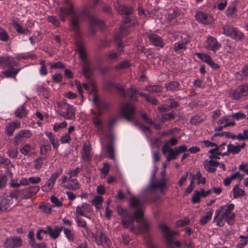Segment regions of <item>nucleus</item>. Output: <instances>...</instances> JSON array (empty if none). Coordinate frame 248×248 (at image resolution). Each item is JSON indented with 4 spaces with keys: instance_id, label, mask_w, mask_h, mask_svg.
I'll return each mask as SVG.
<instances>
[{
    "instance_id": "obj_1",
    "label": "nucleus",
    "mask_w": 248,
    "mask_h": 248,
    "mask_svg": "<svg viewBox=\"0 0 248 248\" xmlns=\"http://www.w3.org/2000/svg\"><path fill=\"white\" fill-rule=\"evenodd\" d=\"M63 3L66 5L59 8V16L61 20L63 22L65 18L71 15L69 20V30L74 31L77 35H78L80 28V23L84 17H88L90 26L99 27L103 28L105 25L103 20L97 19L89 15L85 9L81 11L75 9L73 2L71 0H63Z\"/></svg>"
},
{
    "instance_id": "obj_2",
    "label": "nucleus",
    "mask_w": 248,
    "mask_h": 248,
    "mask_svg": "<svg viewBox=\"0 0 248 248\" xmlns=\"http://www.w3.org/2000/svg\"><path fill=\"white\" fill-rule=\"evenodd\" d=\"M129 202L130 209L134 210L132 215L127 213V210L121 206H117L118 213L123 218L122 224L125 228H128L132 224L134 219L137 222H140V219L144 215L145 209V201L138 197L131 196Z\"/></svg>"
},
{
    "instance_id": "obj_3",
    "label": "nucleus",
    "mask_w": 248,
    "mask_h": 248,
    "mask_svg": "<svg viewBox=\"0 0 248 248\" xmlns=\"http://www.w3.org/2000/svg\"><path fill=\"white\" fill-rule=\"evenodd\" d=\"M234 205L232 203L221 205L219 209L215 211L213 222H216L217 227H222L227 222L229 225H232L234 222L235 215L233 212Z\"/></svg>"
},
{
    "instance_id": "obj_4",
    "label": "nucleus",
    "mask_w": 248,
    "mask_h": 248,
    "mask_svg": "<svg viewBox=\"0 0 248 248\" xmlns=\"http://www.w3.org/2000/svg\"><path fill=\"white\" fill-rule=\"evenodd\" d=\"M77 46L79 57L83 62L82 65V73L86 78L89 79L92 77L93 73L91 71L90 63L87 58L85 47L80 42L77 43Z\"/></svg>"
},
{
    "instance_id": "obj_5",
    "label": "nucleus",
    "mask_w": 248,
    "mask_h": 248,
    "mask_svg": "<svg viewBox=\"0 0 248 248\" xmlns=\"http://www.w3.org/2000/svg\"><path fill=\"white\" fill-rule=\"evenodd\" d=\"M59 115L66 120H73L76 118L75 109L67 103H62L60 107Z\"/></svg>"
},
{
    "instance_id": "obj_6",
    "label": "nucleus",
    "mask_w": 248,
    "mask_h": 248,
    "mask_svg": "<svg viewBox=\"0 0 248 248\" xmlns=\"http://www.w3.org/2000/svg\"><path fill=\"white\" fill-rule=\"evenodd\" d=\"M223 34L236 41L240 40L244 37L243 33L236 28L228 25L223 27Z\"/></svg>"
},
{
    "instance_id": "obj_7",
    "label": "nucleus",
    "mask_w": 248,
    "mask_h": 248,
    "mask_svg": "<svg viewBox=\"0 0 248 248\" xmlns=\"http://www.w3.org/2000/svg\"><path fill=\"white\" fill-rule=\"evenodd\" d=\"M121 115L127 121H131L136 114L135 108L130 103L124 104L121 110Z\"/></svg>"
},
{
    "instance_id": "obj_8",
    "label": "nucleus",
    "mask_w": 248,
    "mask_h": 248,
    "mask_svg": "<svg viewBox=\"0 0 248 248\" xmlns=\"http://www.w3.org/2000/svg\"><path fill=\"white\" fill-rule=\"evenodd\" d=\"M62 173V168H59L55 172L53 173L49 179L47 181L46 184L42 186V190L45 192L50 191L53 188L56 179Z\"/></svg>"
},
{
    "instance_id": "obj_9",
    "label": "nucleus",
    "mask_w": 248,
    "mask_h": 248,
    "mask_svg": "<svg viewBox=\"0 0 248 248\" xmlns=\"http://www.w3.org/2000/svg\"><path fill=\"white\" fill-rule=\"evenodd\" d=\"M32 136V133L30 130H21L13 139V143L15 146H17L21 143L24 139H30Z\"/></svg>"
},
{
    "instance_id": "obj_10",
    "label": "nucleus",
    "mask_w": 248,
    "mask_h": 248,
    "mask_svg": "<svg viewBox=\"0 0 248 248\" xmlns=\"http://www.w3.org/2000/svg\"><path fill=\"white\" fill-rule=\"evenodd\" d=\"M115 87L119 90L121 95L124 97L128 96L132 101H138L137 96L138 91L133 87L128 89L126 92L125 91L123 87L118 84H116Z\"/></svg>"
},
{
    "instance_id": "obj_11",
    "label": "nucleus",
    "mask_w": 248,
    "mask_h": 248,
    "mask_svg": "<svg viewBox=\"0 0 248 248\" xmlns=\"http://www.w3.org/2000/svg\"><path fill=\"white\" fill-rule=\"evenodd\" d=\"M203 46L207 50L216 52L221 47V45L215 37L209 36L204 43Z\"/></svg>"
},
{
    "instance_id": "obj_12",
    "label": "nucleus",
    "mask_w": 248,
    "mask_h": 248,
    "mask_svg": "<svg viewBox=\"0 0 248 248\" xmlns=\"http://www.w3.org/2000/svg\"><path fill=\"white\" fill-rule=\"evenodd\" d=\"M94 241L97 245L102 246L104 243L109 246L111 244L110 241L106 235L101 231H97L96 233L92 234Z\"/></svg>"
},
{
    "instance_id": "obj_13",
    "label": "nucleus",
    "mask_w": 248,
    "mask_h": 248,
    "mask_svg": "<svg viewBox=\"0 0 248 248\" xmlns=\"http://www.w3.org/2000/svg\"><path fill=\"white\" fill-rule=\"evenodd\" d=\"M15 58L10 56L0 57V67L2 69L12 68L16 66Z\"/></svg>"
},
{
    "instance_id": "obj_14",
    "label": "nucleus",
    "mask_w": 248,
    "mask_h": 248,
    "mask_svg": "<svg viewBox=\"0 0 248 248\" xmlns=\"http://www.w3.org/2000/svg\"><path fill=\"white\" fill-rule=\"evenodd\" d=\"M195 18L197 21L204 24H209L213 22V17L202 12H199L195 15Z\"/></svg>"
},
{
    "instance_id": "obj_15",
    "label": "nucleus",
    "mask_w": 248,
    "mask_h": 248,
    "mask_svg": "<svg viewBox=\"0 0 248 248\" xmlns=\"http://www.w3.org/2000/svg\"><path fill=\"white\" fill-rule=\"evenodd\" d=\"M62 229V227H58L56 226L52 227L50 226H48L45 229L44 234H48L51 238L56 239L59 236Z\"/></svg>"
},
{
    "instance_id": "obj_16",
    "label": "nucleus",
    "mask_w": 248,
    "mask_h": 248,
    "mask_svg": "<svg viewBox=\"0 0 248 248\" xmlns=\"http://www.w3.org/2000/svg\"><path fill=\"white\" fill-rule=\"evenodd\" d=\"M22 240L21 238L13 237L6 239L4 246L6 248H15L22 245Z\"/></svg>"
},
{
    "instance_id": "obj_17",
    "label": "nucleus",
    "mask_w": 248,
    "mask_h": 248,
    "mask_svg": "<svg viewBox=\"0 0 248 248\" xmlns=\"http://www.w3.org/2000/svg\"><path fill=\"white\" fill-rule=\"evenodd\" d=\"M40 153L44 155L45 159H47L49 156V153L51 151V147L47 140H43L42 143L39 144Z\"/></svg>"
},
{
    "instance_id": "obj_18",
    "label": "nucleus",
    "mask_w": 248,
    "mask_h": 248,
    "mask_svg": "<svg viewBox=\"0 0 248 248\" xmlns=\"http://www.w3.org/2000/svg\"><path fill=\"white\" fill-rule=\"evenodd\" d=\"M91 146L90 144H85L81 151V158L86 162H90L92 160Z\"/></svg>"
},
{
    "instance_id": "obj_19",
    "label": "nucleus",
    "mask_w": 248,
    "mask_h": 248,
    "mask_svg": "<svg viewBox=\"0 0 248 248\" xmlns=\"http://www.w3.org/2000/svg\"><path fill=\"white\" fill-rule=\"evenodd\" d=\"M159 227L162 231L163 238L169 247L170 246V228L165 224L160 223Z\"/></svg>"
},
{
    "instance_id": "obj_20",
    "label": "nucleus",
    "mask_w": 248,
    "mask_h": 248,
    "mask_svg": "<svg viewBox=\"0 0 248 248\" xmlns=\"http://www.w3.org/2000/svg\"><path fill=\"white\" fill-rule=\"evenodd\" d=\"M196 55L200 59L207 63L212 68L217 69L219 67V65L215 63L213 61L211 57L207 54L197 53Z\"/></svg>"
},
{
    "instance_id": "obj_21",
    "label": "nucleus",
    "mask_w": 248,
    "mask_h": 248,
    "mask_svg": "<svg viewBox=\"0 0 248 248\" xmlns=\"http://www.w3.org/2000/svg\"><path fill=\"white\" fill-rule=\"evenodd\" d=\"M40 187L38 186H31L24 189L25 193L21 196V199H28L31 198L35 195L40 190Z\"/></svg>"
},
{
    "instance_id": "obj_22",
    "label": "nucleus",
    "mask_w": 248,
    "mask_h": 248,
    "mask_svg": "<svg viewBox=\"0 0 248 248\" xmlns=\"http://www.w3.org/2000/svg\"><path fill=\"white\" fill-rule=\"evenodd\" d=\"M115 9L117 12L121 15L129 16L134 12L133 7L130 6L121 4L116 6Z\"/></svg>"
},
{
    "instance_id": "obj_23",
    "label": "nucleus",
    "mask_w": 248,
    "mask_h": 248,
    "mask_svg": "<svg viewBox=\"0 0 248 248\" xmlns=\"http://www.w3.org/2000/svg\"><path fill=\"white\" fill-rule=\"evenodd\" d=\"M219 165V163L212 159L210 160H205L203 162V166L205 169L208 172H214L216 171V168Z\"/></svg>"
},
{
    "instance_id": "obj_24",
    "label": "nucleus",
    "mask_w": 248,
    "mask_h": 248,
    "mask_svg": "<svg viewBox=\"0 0 248 248\" xmlns=\"http://www.w3.org/2000/svg\"><path fill=\"white\" fill-rule=\"evenodd\" d=\"M218 125H223L224 127L234 126L235 124L232 115H226L220 119L217 122Z\"/></svg>"
},
{
    "instance_id": "obj_25",
    "label": "nucleus",
    "mask_w": 248,
    "mask_h": 248,
    "mask_svg": "<svg viewBox=\"0 0 248 248\" xmlns=\"http://www.w3.org/2000/svg\"><path fill=\"white\" fill-rule=\"evenodd\" d=\"M147 38L149 39L150 43L159 47H162L164 46L163 40L161 38L156 34H151L147 35Z\"/></svg>"
},
{
    "instance_id": "obj_26",
    "label": "nucleus",
    "mask_w": 248,
    "mask_h": 248,
    "mask_svg": "<svg viewBox=\"0 0 248 248\" xmlns=\"http://www.w3.org/2000/svg\"><path fill=\"white\" fill-rule=\"evenodd\" d=\"M21 127V124L19 122H12L9 123L5 127V133L9 136H12L16 129Z\"/></svg>"
},
{
    "instance_id": "obj_27",
    "label": "nucleus",
    "mask_w": 248,
    "mask_h": 248,
    "mask_svg": "<svg viewBox=\"0 0 248 248\" xmlns=\"http://www.w3.org/2000/svg\"><path fill=\"white\" fill-rule=\"evenodd\" d=\"M92 206L91 205L87 203H84L82 204L81 206H77L76 214L79 216L86 217L84 211H87V212L90 213L92 211Z\"/></svg>"
},
{
    "instance_id": "obj_28",
    "label": "nucleus",
    "mask_w": 248,
    "mask_h": 248,
    "mask_svg": "<svg viewBox=\"0 0 248 248\" xmlns=\"http://www.w3.org/2000/svg\"><path fill=\"white\" fill-rule=\"evenodd\" d=\"M62 187L75 191L80 188V185L77 179L69 178L68 180V184L62 185Z\"/></svg>"
},
{
    "instance_id": "obj_29",
    "label": "nucleus",
    "mask_w": 248,
    "mask_h": 248,
    "mask_svg": "<svg viewBox=\"0 0 248 248\" xmlns=\"http://www.w3.org/2000/svg\"><path fill=\"white\" fill-rule=\"evenodd\" d=\"M12 204V201L9 197L0 198V212L7 211Z\"/></svg>"
},
{
    "instance_id": "obj_30",
    "label": "nucleus",
    "mask_w": 248,
    "mask_h": 248,
    "mask_svg": "<svg viewBox=\"0 0 248 248\" xmlns=\"http://www.w3.org/2000/svg\"><path fill=\"white\" fill-rule=\"evenodd\" d=\"M122 50V49L118 48V52H116L114 50L109 51L106 54L105 57L107 60L108 61H117L119 59V58L120 56V54Z\"/></svg>"
},
{
    "instance_id": "obj_31",
    "label": "nucleus",
    "mask_w": 248,
    "mask_h": 248,
    "mask_svg": "<svg viewBox=\"0 0 248 248\" xmlns=\"http://www.w3.org/2000/svg\"><path fill=\"white\" fill-rule=\"evenodd\" d=\"M166 184V180L165 178H162L160 181L157 182H154L150 183V185L147 187V190H149L152 189L163 188L165 187Z\"/></svg>"
},
{
    "instance_id": "obj_32",
    "label": "nucleus",
    "mask_w": 248,
    "mask_h": 248,
    "mask_svg": "<svg viewBox=\"0 0 248 248\" xmlns=\"http://www.w3.org/2000/svg\"><path fill=\"white\" fill-rule=\"evenodd\" d=\"M246 146L245 143H242L241 145H233L230 144L227 146V152L231 153L233 154L238 153L241 149L244 148Z\"/></svg>"
},
{
    "instance_id": "obj_33",
    "label": "nucleus",
    "mask_w": 248,
    "mask_h": 248,
    "mask_svg": "<svg viewBox=\"0 0 248 248\" xmlns=\"http://www.w3.org/2000/svg\"><path fill=\"white\" fill-rule=\"evenodd\" d=\"M187 150V148L185 145H182L171 149V159H175L180 154Z\"/></svg>"
},
{
    "instance_id": "obj_34",
    "label": "nucleus",
    "mask_w": 248,
    "mask_h": 248,
    "mask_svg": "<svg viewBox=\"0 0 248 248\" xmlns=\"http://www.w3.org/2000/svg\"><path fill=\"white\" fill-rule=\"evenodd\" d=\"M46 135L48 138L54 150H57L59 146V140L56 138L55 135L53 134L51 132H45Z\"/></svg>"
},
{
    "instance_id": "obj_35",
    "label": "nucleus",
    "mask_w": 248,
    "mask_h": 248,
    "mask_svg": "<svg viewBox=\"0 0 248 248\" xmlns=\"http://www.w3.org/2000/svg\"><path fill=\"white\" fill-rule=\"evenodd\" d=\"M162 152L164 155H166L167 160H170V140H168L163 145Z\"/></svg>"
},
{
    "instance_id": "obj_36",
    "label": "nucleus",
    "mask_w": 248,
    "mask_h": 248,
    "mask_svg": "<svg viewBox=\"0 0 248 248\" xmlns=\"http://www.w3.org/2000/svg\"><path fill=\"white\" fill-rule=\"evenodd\" d=\"M28 114V111L26 110L24 105L19 107L15 112V115L16 117L22 119L26 117Z\"/></svg>"
},
{
    "instance_id": "obj_37",
    "label": "nucleus",
    "mask_w": 248,
    "mask_h": 248,
    "mask_svg": "<svg viewBox=\"0 0 248 248\" xmlns=\"http://www.w3.org/2000/svg\"><path fill=\"white\" fill-rule=\"evenodd\" d=\"M191 176L193 183L194 181H197L198 185L201 184H204L206 183V178L204 177H202V174L200 171L196 172L195 174L190 175Z\"/></svg>"
},
{
    "instance_id": "obj_38",
    "label": "nucleus",
    "mask_w": 248,
    "mask_h": 248,
    "mask_svg": "<svg viewBox=\"0 0 248 248\" xmlns=\"http://www.w3.org/2000/svg\"><path fill=\"white\" fill-rule=\"evenodd\" d=\"M24 193H25V190L24 189H21V190H15L12 192H11L10 193V194L9 195H7L6 197L7 198H11V200L12 201V203H13V199L15 198L16 200H17L21 196H22L24 195Z\"/></svg>"
},
{
    "instance_id": "obj_39",
    "label": "nucleus",
    "mask_w": 248,
    "mask_h": 248,
    "mask_svg": "<svg viewBox=\"0 0 248 248\" xmlns=\"http://www.w3.org/2000/svg\"><path fill=\"white\" fill-rule=\"evenodd\" d=\"M110 107V104L108 102H103L98 104L96 108L98 110V115H101L103 111L108 110Z\"/></svg>"
},
{
    "instance_id": "obj_40",
    "label": "nucleus",
    "mask_w": 248,
    "mask_h": 248,
    "mask_svg": "<svg viewBox=\"0 0 248 248\" xmlns=\"http://www.w3.org/2000/svg\"><path fill=\"white\" fill-rule=\"evenodd\" d=\"M187 43V40L185 39L181 41H178L175 45L174 47V50L177 52L185 50L186 48V45Z\"/></svg>"
},
{
    "instance_id": "obj_41",
    "label": "nucleus",
    "mask_w": 248,
    "mask_h": 248,
    "mask_svg": "<svg viewBox=\"0 0 248 248\" xmlns=\"http://www.w3.org/2000/svg\"><path fill=\"white\" fill-rule=\"evenodd\" d=\"M213 212L212 210H210L206 213V214L203 216L200 220V223L202 225H205L208 222H209L212 218Z\"/></svg>"
},
{
    "instance_id": "obj_42",
    "label": "nucleus",
    "mask_w": 248,
    "mask_h": 248,
    "mask_svg": "<svg viewBox=\"0 0 248 248\" xmlns=\"http://www.w3.org/2000/svg\"><path fill=\"white\" fill-rule=\"evenodd\" d=\"M102 202L103 198L100 196H96L91 202V203L93 205L95 206L97 210H99L102 208Z\"/></svg>"
},
{
    "instance_id": "obj_43",
    "label": "nucleus",
    "mask_w": 248,
    "mask_h": 248,
    "mask_svg": "<svg viewBox=\"0 0 248 248\" xmlns=\"http://www.w3.org/2000/svg\"><path fill=\"white\" fill-rule=\"evenodd\" d=\"M145 90L152 93H158L161 91L162 87L159 85H148L145 87Z\"/></svg>"
},
{
    "instance_id": "obj_44",
    "label": "nucleus",
    "mask_w": 248,
    "mask_h": 248,
    "mask_svg": "<svg viewBox=\"0 0 248 248\" xmlns=\"http://www.w3.org/2000/svg\"><path fill=\"white\" fill-rule=\"evenodd\" d=\"M220 149H217V146L214 147L213 149H211L209 153L210 154V155L209 156V157L210 159L213 158H219V155H220Z\"/></svg>"
},
{
    "instance_id": "obj_45",
    "label": "nucleus",
    "mask_w": 248,
    "mask_h": 248,
    "mask_svg": "<svg viewBox=\"0 0 248 248\" xmlns=\"http://www.w3.org/2000/svg\"><path fill=\"white\" fill-rule=\"evenodd\" d=\"M13 25L17 32L21 34H28L30 31L26 29H23L22 26L17 22L14 21L13 22Z\"/></svg>"
},
{
    "instance_id": "obj_46",
    "label": "nucleus",
    "mask_w": 248,
    "mask_h": 248,
    "mask_svg": "<svg viewBox=\"0 0 248 248\" xmlns=\"http://www.w3.org/2000/svg\"><path fill=\"white\" fill-rule=\"evenodd\" d=\"M46 159L43 156L37 158L34 160V168L37 170L41 169L43 165V161Z\"/></svg>"
},
{
    "instance_id": "obj_47",
    "label": "nucleus",
    "mask_w": 248,
    "mask_h": 248,
    "mask_svg": "<svg viewBox=\"0 0 248 248\" xmlns=\"http://www.w3.org/2000/svg\"><path fill=\"white\" fill-rule=\"evenodd\" d=\"M107 152L108 154V157L111 159H114L115 158L114 155V145L112 142L109 143L107 146Z\"/></svg>"
},
{
    "instance_id": "obj_48",
    "label": "nucleus",
    "mask_w": 248,
    "mask_h": 248,
    "mask_svg": "<svg viewBox=\"0 0 248 248\" xmlns=\"http://www.w3.org/2000/svg\"><path fill=\"white\" fill-rule=\"evenodd\" d=\"M10 39V36L4 29L0 28V40L3 42H8Z\"/></svg>"
},
{
    "instance_id": "obj_49",
    "label": "nucleus",
    "mask_w": 248,
    "mask_h": 248,
    "mask_svg": "<svg viewBox=\"0 0 248 248\" xmlns=\"http://www.w3.org/2000/svg\"><path fill=\"white\" fill-rule=\"evenodd\" d=\"M130 66V62L126 60L121 62L115 66V68L117 70H121L129 67Z\"/></svg>"
},
{
    "instance_id": "obj_50",
    "label": "nucleus",
    "mask_w": 248,
    "mask_h": 248,
    "mask_svg": "<svg viewBox=\"0 0 248 248\" xmlns=\"http://www.w3.org/2000/svg\"><path fill=\"white\" fill-rule=\"evenodd\" d=\"M233 196L234 198H237L240 196H243L245 195V193L243 189L240 188L238 185H236L233 188Z\"/></svg>"
},
{
    "instance_id": "obj_51",
    "label": "nucleus",
    "mask_w": 248,
    "mask_h": 248,
    "mask_svg": "<svg viewBox=\"0 0 248 248\" xmlns=\"http://www.w3.org/2000/svg\"><path fill=\"white\" fill-rule=\"evenodd\" d=\"M32 147L29 143L26 144L20 149V152L24 155H28L32 151Z\"/></svg>"
},
{
    "instance_id": "obj_52",
    "label": "nucleus",
    "mask_w": 248,
    "mask_h": 248,
    "mask_svg": "<svg viewBox=\"0 0 248 248\" xmlns=\"http://www.w3.org/2000/svg\"><path fill=\"white\" fill-rule=\"evenodd\" d=\"M230 95L233 99L236 100L244 97V96H242V94L240 93V92L238 91V88L235 90H232L230 91Z\"/></svg>"
},
{
    "instance_id": "obj_53",
    "label": "nucleus",
    "mask_w": 248,
    "mask_h": 248,
    "mask_svg": "<svg viewBox=\"0 0 248 248\" xmlns=\"http://www.w3.org/2000/svg\"><path fill=\"white\" fill-rule=\"evenodd\" d=\"M204 119L205 118L199 115H195L191 118L190 122L191 124L195 125L202 122Z\"/></svg>"
},
{
    "instance_id": "obj_54",
    "label": "nucleus",
    "mask_w": 248,
    "mask_h": 248,
    "mask_svg": "<svg viewBox=\"0 0 248 248\" xmlns=\"http://www.w3.org/2000/svg\"><path fill=\"white\" fill-rule=\"evenodd\" d=\"M93 116L92 117V121L95 126L97 125H101V124H102V121L99 117L100 115H98V113L95 112H93Z\"/></svg>"
},
{
    "instance_id": "obj_55",
    "label": "nucleus",
    "mask_w": 248,
    "mask_h": 248,
    "mask_svg": "<svg viewBox=\"0 0 248 248\" xmlns=\"http://www.w3.org/2000/svg\"><path fill=\"white\" fill-rule=\"evenodd\" d=\"M76 221L78 227L83 228L86 231L88 230L87 224L85 220L77 216L76 218Z\"/></svg>"
},
{
    "instance_id": "obj_56",
    "label": "nucleus",
    "mask_w": 248,
    "mask_h": 248,
    "mask_svg": "<svg viewBox=\"0 0 248 248\" xmlns=\"http://www.w3.org/2000/svg\"><path fill=\"white\" fill-rule=\"evenodd\" d=\"M202 197H201L200 195V193L199 192L198 190H195L194 191L193 196L192 198V202L193 203H199L200 202L201 198Z\"/></svg>"
},
{
    "instance_id": "obj_57",
    "label": "nucleus",
    "mask_w": 248,
    "mask_h": 248,
    "mask_svg": "<svg viewBox=\"0 0 248 248\" xmlns=\"http://www.w3.org/2000/svg\"><path fill=\"white\" fill-rule=\"evenodd\" d=\"M67 125V124L65 121H63L61 123H56L54 125L53 129L54 131L57 132L61 129L66 127Z\"/></svg>"
},
{
    "instance_id": "obj_58",
    "label": "nucleus",
    "mask_w": 248,
    "mask_h": 248,
    "mask_svg": "<svg viewBox=\"0 0 248 248\" xmlns=\"http://www.w3.org/2000/svg\"><path fill=\"white\" fill-rule=\"evenodd\" d=\"M130 231L136 234L140 233L142 232V224L141 225H138L137 228L134 227L133 225H131L130 228Z\"/></svg>"
},
{
    "instance_id": "obj_59",
    "label": "nucleus",
    "mask_w": 248,
    "mask_h": 248,
    "mask_svg": "<svg viewBox=\"0 0 248 248\" xmlns=\"http://www.w3.org/2000/svg\"><path fill=\"white\" fill-rule=\"evenodd\" d=\"M236 7L234 5L230 6L228 7L226 11V14L227 16H232L236 12Z\"/></svg>"
},
{
    "instance_id": "obj_60",
    "label": "nucleus",
    "mask_w": 248,
    "mask_h": 248,
    "mask_svg": "<svg viewBox=\"0 0 248 248\" xmlns=\"http://www.w3.org/2000/svg\"><path fill=\"white\" fill-rule=\"evenodd\" d=\"M238 91L240 92L242 95L245 97L248 95V85H243L239 86Z\"/></svg>"
},
{
    "instance_id": "obj_61",
    "label": "nucleus",
    "mask_w": 248,
    "mask_h": 248,
    "mask_svg": "<svg viewBox=\"0 0 248 248\" xmlns=\"http://www.w3.org/2000/svg\"><path fill=\"white\" fill-rule=\"evenodd\" d=\"M189 223V220L188 217H186L183 219L178 220L176 222V225L177 227H183L188 225Z\"/></svg>"
},
{
    "instance_id": "obj_62",
    "label": "nucleus",
    "mask_w": 248,
    "mask_h": 248,
    "mask_svg": "<svg viewBox=\"0 0 248 248\" xmlns=\"http://www.w3.org/2000/svg\"><path fill=\"white\" fill-rule=\"evenodd\" d=\"M236 138L239 140H248V129H244L242 133L237 135Z\"/></svg>"
},
{
    "instance_id": "obj_63",
    "label": "nucleus",
    "mask_w": 248,
    "mask_h": 248,
    "mask_svg": "<svg viewBox=\"0 0 248 248\" xmlns=\"http://www.w3.org/2000/svg\"><path fill=\"white\" fill-rule=\"evenodd\" d=\"M71 140L72 139L70 135L68 134H65V135H63L61 137V139H60V141L62 144L69 143L71 142Z\"/></svg>"
},
{
    "instance_id": "obj_64",
    "label": "nucleus",
    "mask_w": 248,
    "mask_h": 248,
    "mask_svg": "<svg viewBox=\"0 0 248 248\" xmlns=\"http://www.w3.org/2000/svg\"><path fill=\"white\" fill-rule=\"evenodd\" d=\"M9 157L12 158H16L18 154V151L17 148L15 149H9L7 152Z\"/></svg>"
}]
</instances>
